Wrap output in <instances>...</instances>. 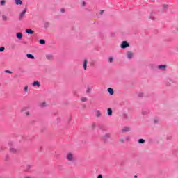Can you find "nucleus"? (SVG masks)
Returning <instances> with one entry per match:
<instances>
[{
    "mask_svg": "<svg viewBox=\"0 0 178 178\" xmlns=\"http://www.w3.org/2000/svg\"><path fill=\"white\" fill-rule=\"evenodd\" d=\"M66 158L69 162H73V161H74V154H73L72 152H70L67 154Z\"/></svg>",
    "mask_w": 178,
    "mask_h": 178,
    "instance_id": "nucleus-1",
    "label": "nucleus"
},
{
    "mask_svg": "<svg viewBox=\"0 0 178 178\" xmlns=\"http://www.w3.org/2000/svg\"><path fill=\"white\" fill-rule=\"evenodd\" d=\"M120 47L122 49H124L130 47V44H129V42H127V41H123L120 45Z\"/></svg>",
    "mask_w": 178,
    "mask_h": 178,
    "instance_id": "nucleus-2",
    "label": "nucleus"
},
{
    "mask_svg": "<svg viewBox=\"0 0 178 178\" xmlns=\"http://www.w3.org/2000/svg\"><path fill=\"white\" fill-rule=\"evenodd\" d=\"M87 65H88V60L87 59L83 60V70H87Z\"/></svg>",
    "mask_w": 178,
    "mask_h": 178,
    "instance_id": "nucleus-3",
    "label": "nucleus"
},
{
    "mask_svg": "<svg viewBox=\"0 0 178 178\" xmlns=\"http://www.w3.org/2000/svg\"><path fill=\"white\" fill-rule=\"evenodd\" d=\"M133 51H127V56L128 58V59H131L133 58Z\"/></svg>",
    "mask_w": 178,
    "mask_h": 178,
    "instance_id": "nucleus-4",
    "label": "nucleus"
},
{
    "mask_svg": "<svg viewBox=\"0 0 178 178\" xmlns=\"http://www.w3.org/2000/svg\"><path fill=\"white\" fill-rule=\"evenodd\" d=\"M46 58L47 60H54V56L52 54L46 55Z\"/></svg>",
    "mask_w": 178,
    "mask_h": 178,
    "instance_id": "nucleus-5",
    "label": "nucleus"
},
{
    "mask_svg": "<svg viewBox=\"0 0 178 178\" xmlns=\"http://www.w3.org/2000/svg\"><path fill=\"white\" fill-rule=\"evenodd\" d=\"M16 36L18 40H22V38H23V33H22L21 32L17 33Z\"/></svg>",
    "mask_w": 178,
    "mask_h": 178,
    "instance_id": "nucleus-6",
    "label": "nucleus"
},
{
    "mask_svg": "<svg viewBox=\"0 0 178 178\" xmlns=\"http://www.w3.org/2000/svg\"><path fill=\"white\" fill-rule=\"evenodd\" d=\"M24 15H26V9L20 13V15H19L20 21L23 20V16H24Z\"/></svg>",
    "mask_w": 178,
    "mask_h": 178,
    "instance_id": "nucleus-7",
    "label": "nucleus"
},
{
    "mask_svg": "<svg viewBox=\"0 0 178 178\" xmlns=\"http://www.w3.org/2000/svg\"><path fill=\"white\" fill-rule=\"evenodd\" d=\"M107 90L110 95H113V94H115V92L113 91V89L112 88H108Z\"/></svg>",
    "mask_w": 178,
    "mask_h": 178,
    "instance_id": "nucleus-8",
    "label": "nucleus"
},
{
    "mask_svg": "<svg viewBox=\"0 0 178 178\" xmlns=\"http://www.w3.org/2000/svg\"><path fill=\"white\" fill-rule=\"evenodd\" d=\"M25 33H27V34H34V31L31 29H26Z\"/></svg>",
    "mask_w": 178,
    "mask_h": 178,
    "instance_id": "nucleus-9",
    "label": "nucleus"
},
{
    "mask_svg": "<svg viewBox=\"0 0 178 178\" xmlns=\"http://www.w3.org/2000/svg\"><path fill=\"white\" fill-rule=\"evenodd\" d=\"M1 17H2L3 22H8V20H9V19L8 18V16L5 15H3Z\"/></svg>",
    "mask_w": 178,
    "mask_h": 178,
    "instance_id": "nucleus-10",
    "label": "nucleus"
},
{
    "mask_svg": "<svg viewBox=\"0 0 178 178\" xmlns=\"http://www.w3.org/2000/svg\"><path fill=\"white\" fill-rule=\"evenodd\" d=\"M92 90V88L91 86H88L87 89L86 90V92L87 94H90V92H91V90Z\"/></svg>",
    "mask_w": 178,
    "mask_h": 178,
    "instance_id": "nucleus-11",
    "label": "nucleus"
},
{
    "mask_svg": "<svg viewBox=\"0 0 178 178\" xmlns=\"http://www.w3.org/2000/svg\"><path fill=\"white\" fill-rule=\"evenodd\" d=\"M40 108H45V106H47V102H43L40 103Z\"/></svg>",
    "mask_w": 178,
    "mask_h": 178,
    "instance_id": "nucleus-12",
    "label": "nucleus"
},
{
    "mask_svg": "<svg viewBox=\"0 0 178 178\" xmlns=\"http://www.w3.org/2000/svg\"><path fill=\"white\" fill-rule=\"evenodd\" d=\"M26 58H28V59H34V56H33L31 54H27Z\"/></svg>",
    "mask_w": 178,
    "mask_h": 178,
    "instance_id": "nucleus-13",
    "label": "nucleus"
},
{
    "mask_svg": "<svg viewBox=\"0 0 178 178\" xmlns=\"http://www.w3.org/2000/svg\"><path fill=\"white\" fill-rule=\"evenodd\" d=\"M33 86L34 87H35V86H37V87H40V82H39L38 81H34V82L33 83Z\"/></svg>",
    "mask_w": 178,
    "mask_h": 178,
    "instance_id": "nucleus-14",
    "label": "nucleus"
},
{
    "mask_svg": "<svg viewBox=\"0 0 178 178\" xmlns=\"http://www.w3.org/2000/svg\"><path fill=\"white\" fill-rule=\"evenodd\" d=\"M107 113L108 116H112V113H113L112 108H108Z\"/></svg>",
    "mask_w": 178,
    "mask_h": 178,
    "instance_id": "nucleus-15",
    "label": "nucleus"
},
{
    "mask_svg": "<svg viewBox=\"0 0 178 178\" xmlns=\"http://www.w3.org/2000/svg\"><path fill=\"white\" fill-rule=\"evenodd\" d=\"M15 3L17 5H23V1L22 0H15Z\"/></svg>",
    "mask_w": 178,
    "mask_h": 178,
    "instance_id": "nucleus-16",
    "label": "nucleus"
},
{
    "mask_svg": "<svg viewBox=\"0 0 178 178\" xmlns=\"http://www.w3.org/2000/svg\"><path fill=\"white\" fill-rule=\"evenodd\" d=\"M158 69H163L165 70V69H166V65H160L158 66Z\"/></svg>",
    "mask_w": 178,
    "mask_h": 178,
    "instance_id": "nucleus-17",
    "label": "nucleus"
},
{
    "mask_svg": "<svg viewBox=\"0 0 178 178\" xmlns=\"http://www.w3.org/2000/svg\"><path fill=\"white\" fill-rule=\"evenodd\" d=\"M122 131H123V133H126L127 131H130V128L124 127V128L122 129Z\"/></svg>",
    "mask_w": 178,
    "mask_h": 178,
    "instance_id": "nucleus-18",
    "label": "nucleus"
},
{
    "mask_svg": "<svg viewBox=\"0 0 178 178\" xmlns=\"http://www.w3.org/2000/svg\"><path fill=\"white\" fill-rule=\"evenodd\" d=\"M10 152H12L13 154H16V152H17V150L15 148H10Z\"/></svg>",
    "mask_w": 178,
    "mask_h": 178,
    "instance_id": "nucleus-19",
    "label": "nucleus"
},
{
    "mask_svg": "<svg viewBox=\"0 0 178 178\" xmlns=\"http://www.w3.org/2000/svg\"><path fill=\"white\" fill-rule=\"evenodd\" d=\"M88 98L87 97H81V102H87Z\"/></svg>",
    "mask_w": 178,
    "mask_h": 178,
    "instance_id": "nucleus-20",
    "label": "nucleus"
},
{
    "mask_svg": "<svg viewBox=\"0 0 178 178\" xmlns=\"http://www.w3.org/2000/svg\"><path fill=\"white\" fill-rule=\"evenodd\" d=\"M96 116H97V118H99L101 116V111H96Z\"/></svg>",
    "mask_w": 178,
    "mask_h": 178,
    "instance_id": "nucleus-21",
    "label": "nucleus"
},
{
    "mask_svg": "<svg viewBox=\"0 0 178 178\" xmlns=\"http://www.w3.org/2000/svg\"><path fill=\"white\" fill-rule=\"evenodd\" d=\"M144 143H145V140H144V139H139L138 140V143L139 144H144Z\"/></svg>",
    "mask_w": 178,
    "mask_h": 178,
    "instance_id": "nucleus-22",
    "label": "nucleus"
},
{
    "mask_svg": "<svg viewBox=\"0 0 178 178\" xmlns=\"http://www.w3.org/2000/svg\"><path fill=\"white\" fill-rule=\"evenodd\" d=\"M40 45H44L45 44V41L42 39H41L40 41H39Z\"/></svg>",
    "mask_w": 178,
    "mask_h": 178,
    "instance_id": "nucleus-23",
    "label": "nucleus"
},
{
    "mask_svg": "<svg viewBox=\"0 0 178 178\" xmlns=\"http://www.w3.org/2000/svg\"><path fill=\"white\" fill-rule=\"evenodd\" d=\"M6 3V1L5 0H2L0 3V4L1 5V6H5V4Z\"/></svg>",
    "mask_w": 178,
    "mask_h": 178,
    "instance_id": "nucleus-24",
    "label": "nucleus"
},
{
    "mask_svg": "<svg viewBox=\"0 0 178 178\" xmlns=\"http://www.w3.org/2000/svg\"><path fill=\"white\" fill-rule=\"evenodd\" d=\"M108 62H109L110 63H112V62H113V57H110V58H108Z\"/></svg>",
    "mask_w": 178,
    "mask_h": 178,
    "instance_id": "nucleus-25",
    "label": "nucleus"
},
{
    "mask_svg": "<svg viewBox=\"0 0 178 178\" xmlns=\"http://www.w3.org/2000/svg\"><path fill=\"white\" fill-rule=\"evenodd\" d=\"M3 51H5V47H0V52H3Z\"/></svg>",
    "mask_w": 178,
    "mask_h": 178,
    "instance_id": "nucleus-26",
    "label": "nucleus"
},
{
    "mask_svg": "<svg viewBox=\"0 0 178 178\" xmlns=\"http://www.w3.org/2000/svg\"><path fill=\"white\" fill-rule=\"evenodd\" d=\"M105 137H106L107 138H109V137H111V134H106L105 135Z\"/></svg>",
    "mask_w": 178,
    "mask_h": 178,
    "instance_id": "nucleus-27",
    "label": "nucleus"
},
{
    "mask_svg": "<svg viewBox=\"0 0 178 178\" xmlns=\"http://www.w3.org/2000/svg\"><path fill=\"white\" fill-rule=\"evenodd\" d=\"M26 116H30V112L27 111L25 113Z\"/></svg>",
    "mask_w": 178,
    "mask_h": 178,
    "instance_id": "nucleus-28",
    "label": "nucleus"
},
{
    "mask_svg": "<svg viewBox=\"0 0 178 178\" xmlns=\"http://www.w3.org/2000/svg\"><path fill=\"white\" fill-rule=\"evenodd\" d=\"M154 123H158L159 122V120L156 118L154 120Z\"/></svg>",
    "mask_w": 178,
    "mask_h": 178,
    "instance_id": "nucleus-29",
    "label": "nucleus"
},
{
    "mask_svg": "<svg viewBox=\"0 0 178 178\" xmlns=\"http://www.w3.org/2000/svg\"><path fill=\"white\" fill-rule=\"evenodd\" d=\"M24 90L26 91V92L29 91V87L26 86V87L24 88Z\"/></svg>",
    "mask_w": 178,
    "mask_h": 178,
    "instance_id": "nucleus-30",
    "label": "nucleus"
},
{
    "mask_svg": "<svg viewBox=\"0 0 178 178\" xmlns=\"http://www.w3.org/2000/svg\"><path fill=\"white\" fill-rule=\"evenodd\" d=\"M120 143H124V139L121 138V139H120Z\"/></svg>",
    "mask_w": 178,
    "mask_h": 178,
    "instance_id": "nucleus-31",
    "label": "nucleus"
},
{
    "mask_svg": "<svg viewBox=\"0 0 178 178\" xmlns=\"http://www.w3.org/2000/svg\"><path fill=\"white\" fill-rule=\"evenodd\" d=\"M6 73H10V74H12V72H11V71H9V70H6Z\"/></svg>",
    "mask_w": 178,
    "mask_h": 178,
    "instance_id": "nucleus-32",
    "label": "nucleus"
},
{
    "mask_svg": "<svg viewBox=\"0 0 178 178\" xmlns=\"http://www.w3.org/2000/svg\"><path fill=\"white\" fill-rule=\"evenodd\" d=\"M97 178H102V175H99L98 176H97Z\"/></svg>",
    "mask_w": 178,
    "mask_h": 178,
    "instance_id": "nucleus-33",
    "label": "nucleus"
},
{
    "mask_svg": "<svg viewBox=\"0 0 178 178\" xmlns=\"http://www.w3.org/2000/svg\"><path fill=\"white\" fill-rule=\"evenodd\" d=\"M60 12H62V13H64V12H65V9H63H63H61V10H60Z\"/></svg>",
    "mask_w": 178,
    "mask_h": 178,
    "instance_id": "nucleus-34",
    "label": "nucleus"
},
{
    "mask_svg": "<svg viewBox=\"0 0 178 178\" xmlns=\"http://www.w3.org/2000/svg\"><path fill=\"white\" fill-rule=\"evenodd\" d=\"M100 13H101V15H102V13H104V10H102L100 11Z\"/></svg>",
    "mask_w": 178,
    "mask_h": 178,
    "instance_id": "nucleus-35",
    "label": "nucleus"
},
{
    "mask_svg": "<svg viewBox=\"0 0 178 178\" xmlns=\"http://www.w3.org/2000/svg\"><path fill=\"white\" fill-rule=\"evenodd\" d=\"M84 5H86V2H83V6H84Z\"/></svg>",
    "mask_w": 178,
    "mask_h": 178,
    "instance_id": "nucleus-36",
    "label": "nucleus"
},
{
    "mask_svg": "<svg viewBox=\"0 0 178 178\" xmlns=\"http://www.w3.org/2000/svg\"><path fill=\"white\" fill-rule=\"evenodd\" d=\"M92 127H93V128L95 127V124H93V125H92Z\"/></svg>",
    "mask_w": 178,
    "mask_h": 178,
    "instance_id": "nucleus-37",
    "label": "nucleus"
},
{
    "mask_svg": "<svg viewBox=\"0 0 178 178\" xmlns=\"http://www.w3.org/2000/svg\"><path fill=\"white\" fill-rule=\"evenodd\" d=\"M28 169H30V165H28Z\"/></svg>",
    "mask_w": 178,
    "mask_h": 178,
    "instance_id": "nucleus-38",
    "label": "nucleus"
},
{
    "mask_svg": "<svg viewBox=\"0 0 178 178\" xmlns=\"http://www.w3.org/2000/svg\"><path fill=\"white\" fill-rule=\"evenodd\" d=\"M135 177H137V176H136V175H135Z\"/></svg>",
    "mask_w": 178,
    "mask_h": 178,
    "instance_id": "nucleus-39",
    "label": "nucleus"
}]
</instances>
